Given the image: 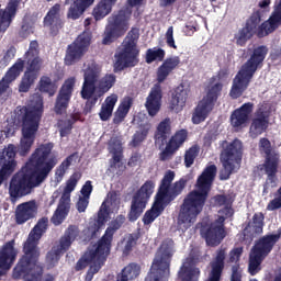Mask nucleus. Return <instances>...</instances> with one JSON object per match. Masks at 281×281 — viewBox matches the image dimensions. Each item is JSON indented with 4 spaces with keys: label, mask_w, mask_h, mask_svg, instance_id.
<instances>
[{
    "label": "nucleus",
    "mask_w": 281,
    "mask_h": 281,
    "mask_svg": "<svg viewBox=\"0 0 281 281\" xmlns=\"http://www.w3.org/2000/svg\"><path fill=\"white\" fill-rule=\"evenodd\" d=\"M101 74L102 66L97 64L95 60L89 61L83 70V83L80 95L82 100H88L85 106L86 113H91L93 106L98 104V97L93 95H95V91L98 89V79L100 78Z\"/></svg>",
    "instance_id": "14"
},
{
    "label": "nucleus",
    "mask_w": 281,
    "mask_h": 281,
    "mask_svg": "<svg viewBox=\"0 0 281 281\" xmlns=\"http://www.w3.org/2000/svg\"><path fill=\"white\" fill-rule=\"evenodd\" d=\"M37 89L41 93H47L49 98H54L58 91V80H53L49 76H42Z\"/></svg>",
    "instance_id": "43"
},
{
    "label": "nucleus",
    "mask_w": 281,
    "mask_h": 281,
    "mask_svg": "<svg viewBox=\"0 0 281 281\" xmlns=\"http://www.w3.org/2000/svg\"><path fill=\"white\" fill-rule=\"evenodd\" d=\"M280 240V235L270 234L260 237L252 246L248 260V273L258 276L262 271V262L265 258L273 251L276 243Z\"/></svg>",
    "instance_id": "13"
},
{
    "label": "nucleus",
    "mask_w": 281,
    "mask_h": 281,
    "mask_svg": "<svg viewBox=\"0 0 281 281\" xmlns=\"http://www.w3.org/2000/svg\"><path fill=\"white\" fill-rule=\"evenodd\" d=\"M12 58H14V50L8 49L3 56L4 63H10V60H12Z\"/></svg>",
    "instance_id": "64"
},
{
    "label": "nucleus",
    "mask_w": 281,
    "mask_h": 281,
    "mask_svg": "<svg viewBox=\"0 0 281 281\" xmlns=\"http://www.w3.org/2000/svg\"><path fill=\"white\" fill-rule=\"evenodd\" d=\"M215 201L218 205H232L234 203L232 195H225V194H217L215 196Z\"/></svg>",
    "instance_id": "59"
},
{
    "label": "nucleus",
    "mask_w": 281,
    "mask_h": 281,
    "mask_svg": "<svg viewBox=\"0 0 281 281\" xmlns=\"http://www.w3.org/2000/svg\"><path fill=\"white\" fill-rule=\"evenodd\" d=\"M280 162H267L262 165V168L267 175L266 183L263 190L267 191L269 188H276L278 186V168Z\"/></svg>",
    "instance_id": "39"
},
{
    "label": "nucleus",
    "mask_w": 281,
    "mask_h": 281,
    "mask_svg": "<svg viewBox=\"0 0 281 281\" xmlns=\"http://www.w3.org/2000/svg\"><path fill=\"white\" fill-rule=\"evenodd\" d=\"M72 128L74 126L71 124L65 123V126L59 130L60 137H67V135H70Z\"/></svg>",
    "instance_id": "61"
},
{
    "label": "nucleus",
    "mask_w": 281,
    "mask_h": 281,
    "mask_svg": "<svg viewBox=\"0 0 281 281\" xmlns=\"http://www.w3.org/2000/svg\"><path fill=\"white\" fill-rule=\"evenodd\" d=\"M190 95V90L186 86L180 85L172 90L171 97L168 102V111L170 113H181L186 109L188 103V97Z\"/></svg>",
    "instance_id": "27"
},
{
    "label": "nucleus",
    "mask_w": 281,
    "mask_h": 281,
    "mask_svg": "<svg viewBox=\"0 0 281 281\" xmlns=\"http://www.w3.org/2000/svg\"><path fill=\"white\" fill-rule=\"evenodd\" d=\"M95 0H74V3L70 4V8L67 12V19L72 21H78L82 14L87 11L88 8H91ZM66 3H69V0H66Z\"/></svg>",
    "instance_id": "35"
},
{
    "label": "nucleus",
    "mask_w": 281,
    "mask_h": 281,
    "mask_svg": "<svg viewBox=\"0 0 281 281\" xmlns=\"http://www.w3.org/2000/svg\"><path fill=\"white\" fill-rule=\"evenodd\" d=\"M128 32V15L125 11H119L108 19V25L103 34L102 45H111L115 38L124 36Z\"/></svg>",
    "instance_id": "20"
},
{
    "label": "nucleus",
    "mask_w": 281,
    "mask_h": 281,
    "mask_svg": "<svg viewBox=\"0 0 281 281\" xmlns=\"http://www.w3.org/2000/svg\"><path fill=\"white\" fill-rule=\"evenodd\" d=\"M19 36H21L22 38H27V36H30V26L27 24H23L21 26Z\"/></svg>",
    "instance_id": "63"
},
{
    "label": "nucleus",
    "mask_w": 281,
    "mask_h": 281,
    "mask_svg": "<svg viewBox=\"0 0 281 281\" xmlns=\"http://www.w3.org/2000/svg\"><path fill=\"white\" fill-rule=\"evenodd\" d=\"M222 150L220 159L223 169L220 171L221 181H227L236 172V168H240L243 161V142L235 138L233 142L223 140L220 144Z\"/></svg>",
    "instance_id": "11"
},
{
    "label": "nucleus",
    "mask_w": 281,
    "mask_h": 281,
    "mask_svg": "<svg viewBox=\"0 0 281 281\" xmlns=\"http://www.w3.org/2000/svg\"><path fill=\"white\" fill-rule=\"evenodd\" d=\"M68 214H69V203L63 202L61 200H59V204L50 218V223H53V225L58 227V225H63Z\"/></svg>",
    "instance_id": "48"
},
{
    "label": "nucleus",
    "mask_w": 281,
    "mask_h": 281,
    "mask_svg": "<svg viewBox=\"0 0 281 281\" xmlns=\"http://www.w3.org/2000/svg\"><path fill=\"white\" fill-rule=\"evenodd\" d=\"M137 37L135 31L128 32L123 42L122 50L114 55V74H120V71H124V69L137 67V65H139V49H137V42H135V38Z\"/></svg>",
    "instance_id": "15"
},
{
    "label": "nucleus",
    "mask_w": 281,
    "mask_h": 281,
    "mask_svg": "<svg viewBox=\"0 0 281 281\" xmlns=\"http://www.w3.org/2000/svg\"><path fill=\"white\" fill-rule=\"evenodd\" d=\"M245 249L240 247L233 248L228 254V262L234 263L232 267L231 281H243V270L240 269V258Z\"/></svg>",
    "instance_id": "33"
},
{
    "label": "nucleus",
    "mask_w": 281,
    "mask_h": 281,
    "mask_svg": "<svg viewBox=\"0 0 281 281\" xmlns=\"http://www.w3.org/2000/svg\"><path fill=\"white\" fill-rule=\"evenodd\" d=\"M171 131L172 128L170 126V119H165L158 124L154 135V142L155 146H158L160 150L164 148V146H166L168 142V135H170Z\"/></svg>",
    "instance_id": "36"
},
{
    "label": "nucleus",
    "mask_w": 281,
    "mask_h": 281,
    "mask_svg": "<svg viewBox=\"0 0 281 281\" xmlns=\"http://www.w3.org/2000/svg\"><path fill=\"white\" fill-rule=\"evenodd\" d=\"M269 54V48L265 45L255 47L249 58L244 63L235 78L233 79V85L229 91V95L233 100H238L247 91L256 71L265 67V59Z\"/></svg>",
    "instance_id": "7"
},
{
    "label": "nucleus",
    "mask_w": 281,
    "mask_h": 281,
    "mask_svg": "<svg viewBox=\"0 0 281 281\" xmlns=\"http://www.w3.org/2000/svg\"><path fill=\"white\" fill-rule=\"evenodd\" d=\"M52 150H54V143L40 145L31 155L25 166L12 176L9 183L11 203H16L19 199L31 194L33 188H38L49 177V172L58 164V158L50 156Z\"/></svg>",
    "instance_id": "1"
},
{
    "label": "nucleus",
    "mask_w": 281,
    "mask_h": 281,
    "mask_svg": "<svg viewBox=\"0 0 281 281\" xmlns=\"http://www.w3.org/2000/svg\"><path fill=\"white\" fill-rule=\"evenodd\" d=\"M259 151L261 155H265L266 159L263 164H280V154L278 151L273 150V147H271V140L267 137H262L259 140Z\"/></svg>",
    "instance_id": "37"
},
{
    "label": "nucleus",
    "mask_w": 281,
    "mask_h": 281,
    "mask_svg": "<svg viewBox=\"0 0 281 281\" xmlns=\"http://www.w3.org/2000/svg\"><path fill=\"white\" fill-rule=\"evenodd\" d=\"M198 227H200V236L204 238L207 247H218L227 236L225 228L216 223L202 222L198 224Z\"/></svg>",
    "instance_id": "21"
},
{
    "label": "nucleus",
    "mask_w": 281,
    "mask_h": 281,
    "mask_svg": "<svg viewBox=\"0 0 281 281\" xmlns=\"http://www.w3.org/2000/svg\"><path fill=\"white\" fill-rule=\"evenodd\" d=\"M23 0H10L4 10H0V32H5L16 16V10Z\"/></svg>",
    "instance_id": "31"
},
{
    "label": "nucleus",
    "mask_w": 281,
    "mask_h": 281,
    "mask_svg": "<svg viewBox=\"0 0 281 281\" xmlns=\"http://www.w3.org/2000/svg\"><path fill=\"white\" fill-rule=\"evenodd\" d=\"M109 256H111V252L97 241L93 248L88 249L77 261L75 271H85L89 267L85 281H92L93 276L100 273V269L106 265Z\"/></svg>",
    "instance_id": "12"
},
{
    "label": "nucleus",
    "mask_w": 281,
    "mask_h": 281,
    "mask_svg": "<svg viewBox=\"0 0 281 281\" xmlns=\"http://www.w3.org/2000/svg\"><path fill=\"white\" fill-rule=\"evenodd\" d=\"M173 181L175 171H166L160 180L151 209L146 211L143 216L144 225L155 223V220L158 218V216H161L164 210H166L177 196H180L183 190H186V186H188V180L184 178L172 183Z\"/></svg>",
    "instance_id": "5"
},
{
    "label": "nucleus",
    "mask_w": 281,
    "mask_h": 281,
    "mask_svg": "<svg viewBox=\"0 0 281 281\" xmlns=\"http://www.w3.org/2000/svg\"><path fill=\"white\" fill-rule=\"evenodd\" d=\"M115 104H117V94H111L110 97H106L105 104H102L101 111L99 113L101 122H109V120H111Z\"/></svg>",
    "instance_id": "46"
},
{
    "label": "nucleus",
    "mask_w": 281,
    "mask_h": 281,
    "mask_svg": "<svg viewBox=\"0 0 281 281\" xmlns=\"http://www.w3.org/2000/svg\"><path fill=\"white\" fill-rule=\"evenodd\" d=\"M115 3H117V0H101L92 11L94 20L102 21L104 16H109Z\"/></svg>",
    "instance_id": "42"
},
{
    "label": "nucleus",
    "mask_w": 281,
    "mask_h": 281,
    "mask_svg": "<svg viewBox=\"0 0 281 281\" xmlns=\"http://www.w3.org/2000/svg\"><path fill=\"white\" fill-rule=\"evenodd\" d=\"M177 279L179 281H199L201 279V269L183 263L177 273Z\"/></svg>",
    "instance_id": "41"
},
{
    "label": "nucleus",
    "mask_w": 281,
    "mask_h": 281,
    "mask_svg": "<svg viewBox=\"0 0 281 281\" xmlns=\"http://www.w3.org/2000/svg\"><path fill=\"white\" fill-rule=\"evenodd\" d=\"M142 273V266L139 263L131 262L125 266L116 276V281H135Z\"/></svg>",
    "instance_id": "38"
},
{
    "label": "nucleus",
    "mask_w": 281,
    "mask_h": 281,
    "mask_svg": "<svg viewBox=\"0 0 281 281\" xmlns=\"http://www.w3.org/2000/svg\"><path fill=\"white\" fill-rule=\"evenodd\" d=\"M164 58H166V50L155 47L147 49L145 60L147 65H150L155 63V60L158 63H164Z\"/></svg>",
    "instance_id": "50"
},
{
    "label": "nucleus",
    "mask_w": 281,
    "mask_h": 281,
    "mask_svg": "<svg viewBox=\"0 0 281 281\" xmlns=\"http://www.w3.org/2000/svg\"><path fill=\"white\" fill-rule=\"evenodd\" d=\"M87 207H89V198L80 196L77 202V210L79 213L86 212Z\"/></svg>",
    "instance_id": "60"
},
{
    "label": "nucleus",
    "mask_w": 281,
    "mask_h": 281,
    "mask_svg": "<svg viewBox=\"0 0 281 281\" xmlns=\"http://www.w3.org/2000/svg\"><path fill=\"white\" fill-rule=\"evenodd\" d=\"M216 165L207 166L196 180L198 189L189 192L184 198L178 214V227L182 232H188L196 223L199 214L203 212L210 190H212V183L216 179Z\"/></svg>",
    "instance_id": "3"
},
{
    "label": "nucleus",
    "mask_w": 281,
    "mask_h": 281,
    "mask_svg": "<svg viewBox=\"0 0 281 281\" xmlns=\"http://www.w3.org/2000/svg\"><path fill=\"white\" fill-rule=\"evenodd\" d=\"M188 140V130L177 131L167 142L166 147L159 154V161H170L175 157L177 150Z\"/></svg>",
    "instance_id": "24"
},
{
    "label": "nucleus",
    "mask_w": 281,
    "mask_h": 281,
    "mask_svg": "<svg viewBox=\"0 0 281 281\" xmlns=\"http://www.w3.org/2000/svg\"><path fill=\"white\" fill-rule=\"evenodd\" d=\"M80 236V229L76 225H69L64 235L59 238V245L54 246L46 255V265L48 269H54L60 256L69 251L71 245L76 241V238Z\"/></svg>",
    "instance_id": "17"
},
{
    "label": "nucleus",
    "mask_w": 281,
    "mask_h": 281,
    "mask_svg": "<svg viewBox=\"0 0 281 281\" xmlns=\"http://www.w3.org/2000/svg\"><path fill=\"white\" fill-rule=\"evenodd\" d=\"M44 27H47L50 36H58L63 27H65V22L60 18V4H54L46 15L44 16Z\"/></svg>",
    "instance_id": "26"
},
{
    "label": "nucleus",
    "mask_w": 281,
    "mask_h": 281,
    "mask_svg": "<svg viewBox=\"0 0 281 281\" xmlns=\"http://www.w3.org/2000/svg\"><path fill=\"white\" fill-rule=\"evenodd\" d=\"M254 113V103H244L231 114V124L233 128H244Z\"/></svg>",
    "instance_id": "28"
},
{
    "label": "nucleus",
    "mask_w": 281,
    "mask_h": 281,
    "mask_svg": "<svg viewBox=\"0 0 281 281\" xmlns=\"http://www.w3.org/2000/svg\"><path fill=\"white\" fill-rule=\"evenodd\" d=\"M179 65H181V58L179 56H171L167 57L158 67L156 72L158 83L154 85L145 102V108L150 117H155V115L161 111V99L164 98L161 82H166L168 76H170Z\"/></svg>",
    "instance_id": "9"
},
{
    "label": "nucleus",
    "mask_w": 281,
    "mask_h": 281,
    "mask_svg": "<svg viewBox=\"0 0 281 281\" xmlns=\"http://www.w3.org/2000/svg\"><path fill=\"white\" fill-rule=\"evenodd\" d=\"M280 25L281 0L277 5H274V10L265 22H262V11H254L246 20L245 25L235 35L236 44L239 45V47H245V45H247V41H251L252 36H257V38H265L266 36H269V34H273Z\"/></svg>",
    "instance_id": "6"
},
{
    "label": "nucleus",
    "mask_w": 281,
    "mask_h": 281,
    "mask_svg": "<svg viewBox=\"0 0 281 281\" xmlns=\"http://www.w3.org/2000/svg\"><path fill=\"white\" fill-rule=\"evenodd\" d=\"M16 147L14 145H9L8 148L3 149L0 155V187L3 186V181H8L10 177L16 170Z\"/></svg>",
    "instance_id": "23"
},
{
    "label": "nucleus",
    "mask_w": 281,
    "mask_h": 281,
    "mask_svg": "<svg viewBox=\"0 0 281 281\" xmlns=\"http://www.w3.org/2000/svg\"><path fill=\"white\" fill-rule=\"evenodd\" d=\"M131 106H133V99L131 97L125 98L121 104L119 105L117 110L114 113L113 117V124L115 126H120L124 120H126V116L128 115V112L131 111Z\"/></svg>",
    "instance_id": "45"
},
{
    "label": "nucleus",
    "mask_w": 281,
    "mask_h": 281,
    "mask_svg": "<svg viewBox=\"0 0 281 281\" xmlns=\"http://www.w3.org/2000/svg\"><path fill=\"white\" fill-rule=\"evenodd\" d=\"M115 82H117V77L114 74H105L101 79L99 78L97 81V89L100 95L109 93L115 86Z\"/></svg>",
    "instance_id": "47"
},
{
    "label": "nucleus",
    "mask_w": 281,
    "mask_h": 281,
    "mask_svg": "<svg viewBox=\"0 0 281 281\" xmlns=\"http://www.w3.org/2000/svg\"><path fill=\"white\" fill-rule=\"evenodd\" d=\"M199 157V146H192L184 153V166L186 168H192L194 159Z\"/></svg>",
    "instance_id": "52"
},
{
    "label": "nucleus",
    "mask_w": 281,
    "mask_h": 281,
    "mask_svg": "<svg viewBox=\"0 0 281 281\" xmlns=\"http://www.w3.org/2000/svg\"><path fill=\"white\" fill-rule=\"evenodd\" d=\"M255 119L263 120V122H269V110L267 109V105L261 104L258 106L255 112Z\"/></svg>",
    "instance_id": "55"
},
{
    "label": "nucleus",
    "mask_w": 281,
    "mask_h": 281,
    "mask_svg": "<svg viewBox=\"0 0 281 281\" xmlns=\"http://www.w3.org/2000/svg\"><path fill=\"white\" fill-rule=\"evenodd\" d=\"M49 227V218L42 217L37 221L35 226L31 229L29 237L23 244V255L19 258L12 270L13 280L24 281H42L44 268L41 265V248L38 243L43 238V234Z\"/></svg>",
    "instance_id": "2"
},
{
    "label": "nucleus",
    "mask_w": 281,
    "mask_h": 281,
    "mask_svg": "<svg viewBox=\"0 0 281 281\" xmlns=\"http://www.w3.org/2000/svg\"><path fill=\"white\" fill-rule=\"evenodd\" d=\"M110 168H117L116 175H122L124 170H126V165L122 162V154L120 153H114L112 156V161L110 165Z\"/></svg>",
    "instance_id": "54"
},
{
    "label": "nucleus",
    "mask_w": 281,
    "mask_h": 281,
    "mask_svg": "<svg viewBox=\"0 0 281 281\" xmlns=\"http://www.w3.org/2000/svg\"><path fill=\"white\" fill-rule=\"evenodd\" d=\"M153 192H155V181L147 180L134 193L132 196L130 212L127 214L130 223H135V221H137V218L144 214V210H146V205H148V201H150Z\"/></svg>",
    "instance_id": "18"
},
{
    "label": "nucleus",
    "mask_w": 281,
    "mask_h": 281,
    "mask_svg": "<svg viewBox=\"0 0 281 281\" xmlns=\"http://www.w3.org/2000/svg\"><path fill=\"white\" fill-rule=\"evenodd\" d=\"M227 252L225 248H220L216 251V256L213 261H211V271L206 281H221L223 277V271H225V258Z\"/></svg>",
    "instance_id": "30"
},
{
    "label": "nucleus",
    "mask_w": 281,
    "mask_h": 281,
    "mask_svg": "<svg viewBox=\"0 0 281 281\" xmlns=\"http://www.w3.org/2000/svg\"><path fill=\"white\" fill-rule=\"evenodd\" d=\"M126 223V216L117 215L114 221H112L111 226L108 227L103 236L98 240V244L105 248L111 254V247L113 245V236L115 232Z\"/></svg>",
    "instance_id": "29"
},
{
    "label": "nucleus",
    "mask_w": 281,
    "mask_h": 281,
    "mask_svg": "<svg viewBox=\"0 0 281 281\" xmlns=\"http://www.w3.org/2000/svg\"><path fill=\"white\" fill-rule=\"evenodd\" d=\"M137 240H139V234H130L128 239L124 247V252L131 254V251H133V247L137 245Z\"/></svg>",
    "instance_id": "56"
},
{
    "label": "nucleus",
    "mask_w": 281,
    "mask_h": 281,
    "mask_svg": "<svg viewBox=\"0 0 281 281\" xmlns=\"http://www.w3.org/2000/svg\"><path fill=\"white\" fill-rule=\"evenodd\" d=\"M220 213L224 214L225 218H232V216H234V209H232V206L226 205L224 209L220 211Z\"/></svg>",
    "instance_id": "62"
},
{
    "label": "nucleus",
    "mask_w": 281,
    "mask_h": 281,
    "mask_svg": "<svg viewBox=\"0 0 281 281\" xmlns=\"http://www.w3.org/2000/svg\"><path fill=\"white\" fill-rule=\"evenodd\" d=\"M106 218H109V206L106 205V202H103L98 212L97 221L88 228L89 232H91V238H95V236H98V232L104 227Z\"/></svg>",
    "instance_id": "40"
},
{
    "label": "nucleus",
    "mask_w": 281,
    "mask_h": 281,
    "mask_svg": "<svg viewBox=\"0 0 281 281\" xmlns=\"http://www.w3.org/2000/svg\"><path fill=\"white\" fill-rule=\"evenodd\" d=\"M26 65V70L19 85L20 93H27L32 86L38 79L41 69H43V58H41V50L38 49V42L31 41L27 52L24 54V60L19 58L16 63L9 68L3 77V82L10 85L14 82L23 72V67Z\"/></svg>",
    "instance_id": "4"
},
{
    "label": "nucleus",
    "mask_w": 281,
    "mask_h": 281,
    "mask_svg": "<svg viewBox=\"0 0 281 281\" xmlns=\"http://www.w3.org/2000/svg\"><path fill=\"white\" fill-rule=\"evenodd\" d=\"M148 133H150V125H140L139 130L134 133L132 140L130 142V146H132V148H138V146H142V144L146 142Z\"/></svg>",
    "instance_id": "49"
},
{
    "label": "nucleus",
    "mask_w": 281,
    "mask_h": 281,
    "mask_svg": "<svg viewBox=\"0 0 281 281\" xmlns=\"http://www.w3.org/2000/svg\"><path fill=\"white\" fill-rule=\"evenodd\" d=\"M269 126V122L260 119H252L249 133L252 137H258V135H262L267 127Z\"/></svg>",
    "instance_id": "51"
},
{
    "label": "nucleus",
    "mask_w": 281,
    "mask_h": 281,
    "mask_svg": "<svg viewBox=\"0 0 281 281\" xmlns=\"http://www.w3.org/2000/svg\"><path fill=\"white\" fill-rule=\"evenodd\" d=\"M82 179V173L80 172H74L70 178L66 182V187L64 188L61 198L59 201H63L64 203H71V193L74 190H76V187L78 186V181Z\"/></svg>",
    "instance_id": "44"
},
{
    "label": "nucleus",
    "mask_w": 281,
    "mask_h": 281,
    "mask_svg": "<svg viewBox=\"0 0 281 281\" xmlns=\"http://www.w3.org/2000/svg\"><path fill=\"white\" fill-rule=\"evenodd\" d=\"M223 92V83L217 82L211 86L206 92V95L202 98L193 109L192 112V124H201L210 117L212 111H214V106L221 98V93Z\"/></svg>",
    "instance_id": "16"
},
{
    "label": "nucleus",
    "mask_w": 281,
    "mask_h": 281,
    "mask_svg": "<svg viewBox=\"0 0 281 281\" xmlns=\"http://www.w3.org/2000/svg\"><path fill=\"white\" fill-rule=\"evenodd\" d=\"M91 38H93L91 32L83 31L67 46L64 58V63L67 67H71V65H76V63H80L82 58H85V54H87L89 47H91Z\"/></svg>",
    "instance_id": "19"
},
{
    "label": "nucleus",
    "mask_w": 281,
    "mask_h": 281,
    "mask_svg": "<svg viewBox=\"0 0 281 281\" xmlns=\"http://www.w3.org/2000/svg\"><path fill=\"white\" fill-rule=\"evenodd\" d=\"M265 227V214L255 213L252 216V222H248L243 231V236L245 240H254L256 234H262Z\"/></svg>",
    "instance_id": "32"
},
{
    "label": "nucleus",
    "mask_w": 281,
    "mask_h": 281,
    "mask_svg": "<svg viewBox=\"0 0 281 281\" xmlns=\"http://www.w3.org/2000/svg\"><path fill=\"white\" fill-rule=\"evenodd\" d=\"M74 161V155L68 156L56 169L55 175L56 178L63 181V177H65L67 170H69V166Z\"/></svg>",
    "instance_id": "53"
},
{
    "label": "nucleus",
    "mask_w": 281,
    "mask_h": 281,
    "mask_svg": "<svg viewBox=\"0 0 281 281\" xmlns=\"http://www.w3.org/2000/svg\"><path fill=\"white\" fill-rule=\"evenodd\" d=\"M175 241L172 239H166L160 245L158 251L153 259L149 271L145 278V281H168L170 280V265L172 262V256Z\"/></svg>",
    "instance_id": "10"
},
{
    "label": "nucleus",
    "mask_w": 281,
    "mask_h": 281,
    "mask_svg": "<svg viewBox=\"0 0 281 281\" xmlns=\"http://www.w3.org/2000/svg\"><path fill=\"white\" fill-rule=\"evenodd\" d=\"M74 87H76V78L70 77L66 79L59 89L55 100L54 112L56 115H65L74 95Z\"/></svg>",
    "instance_id": "22"
},
{
    "label": "nucleus",
    "mask_w": 281,
    "mask_h": 281,
    "mask_svg": "<svg viewBox=\"0 0 281 281\" xmlns=\"http://www.w3.org/2000/svg\"><path fill=\"white\" fill-rule=\"evenodd\" d=\"M80 192H81L83 198H86V199H90L91 198V192H93V184H92L91 180H87L85 182V184L82 186Z\"/></svg>",
    "instance_id": "58"
},
{
    "label": "nucleus",
    "mask_w": 281,
    "mask_h": 281,
    "mask_svg": "<svg viewBox=\"0 0 281 281\" xmlns=\"http://www.w3.org/2000/svg\"><path fill=\"white\" fill-rule=\"evenodd\" d=\"M15 245L16 240L11 239L0 248V278L5 276V271H10L14 262H16L19 249H16Z\"/></svg>",
    "instance_id": "25"
},
{
    "label": "nucleus",
    "mask_w": 281,
    "mask_h": 281,
    "mask_svg": "<svg viewBox=\"0 0 281 281\" xmlns=\"http://www.w3.org/2000/svg\"><path fill=\"white\" fill-rule=\"evenodd\" d=\"M36 202L29 201L24 202L16 207L15 218L18 225H23V223H27L30 218H34L36 216Z\"/></svg>",
    "instance_id": "34"
},
{
    "label": "nucleus",
    "mask_w": 281,
    "mask_h": 281,
    "mask_svg": "<svg viewBox=\"0 0 281 281\" xmlns=\"http://www.w3.org/2000/svg\"><path fill=\"white\" fill-rule=\"evenodd\" d=\"M166 43L168 47H171L172 49H177V44H175V27L169 26L166 32Z\"/></svg>",
    "instance_id": "57"
},
{
    "label": "nucleus",
    "mask_w": 281,
    "mask_h": 281,
    "mask_svg": "<svg viewBox=\"0 0 281 281\" xmlns=\"http://www.w3.org/2000/svg\"><path fill=\"white\" fill-rule=\"evenodd\" d=\"M20 112L24 114L22 116V137L19 153L21 157H25L32 150L34 142H36V133H38L41 117H43V101H40L33 108L23 106Z\"/></svg>",
    "instance_id": "8"
}]
</instances>
